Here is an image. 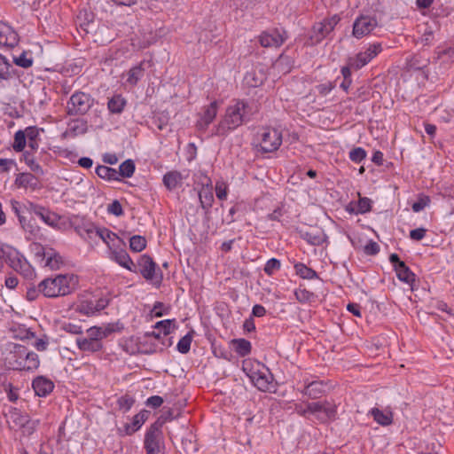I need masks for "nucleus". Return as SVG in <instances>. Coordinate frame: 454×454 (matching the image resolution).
<instances>
[{"label": "nucleus", "instance_id": "nucleus-1", "mask_svg": "<svg viewBox=\"0 0 454 454\" xmlns=\"http://www.w3.org/2000/svg\"><path fill=\"white\" fill-rule=\"evenodd\" d=\"M252 115L251 106L243 99H234L229 105L218 124L215 127L214 135L226 137L231 131L250 121Z\"/></svg>", "mask_w": 454, "mask_h": 454}, {"label": "nucleus", "instance_id": "nucleus-2", "mask_svg": "<svg viewBox=\"0 0 454 454\" xmlns=\"http://www.w3.org/2000/svg\"><path fill=\"white\" fill-rule=\"evenodd\" d=\"M78 283V277L74 274H59L41 281L39 291L47 298L66 296L76 290Z\"/></svg>", "mask_w": 454, "mask_h": 454}, {"label": "nucleus", "instance_id": "nucleus-3", "mask_svg": "<svg viewBox=\"0 0 454 454\" xmlns=\"http://www.w3.org/2000/svg\"><path fill=\"white\" fill-rule=\"evenodd\" d=\"M5 361L9 369L18 371L35 372L40 366L38 355L20 344H13Z\"/></svg>", "mask_w": 454, "mask_h": 454}, {"label": "nucleus", "instance_id": "nucleus-4", "mask_svg": "<svg viewBox=\"0 0 454 454\" xmlns=\"http://www.w3.org/2000/svg\"><path fill=\"white\" fill-rule=\"evenodd\" d=\"M294 411L297 414L305 418H308L309 415H313L315 419L322 424L333 421L337 419V405L328 400L307 403L306 406L302 403H295Z\"/></svg>", "mask_w": 454, "mask_h": 454}, {"label": "nucleus", "instance_id": "nucleus-5", "mask_svg": "<svg viewBox=\"0 0 454 454\" xmlns=\"http://www.w3.org/2000/svg\"><path fill=\"white\" fill-rule=\"evenodd\" d=\"M0 259L26 278L31 279L35 276V270L25 256L13 247L3 242H0Z\"/></svg>", "mask_w": 454, "mask_h": 454}, {"label": "nucleus", "instance_id": "nucleus-6", "mask_svg": "<svg viewBox=\"0 0 454 454\" xmlns=\"http://www.w3.org/2000/svg\"><path fill=\"white\" fill-rule=\"evenodd\" d=\"M92 97L82 91H75L67 103V114L70 116L84 115L93 106Z\"/></svg>", "mask_w": 454, "mask_h": 454}, {"label": "nucleus", "instance_id": "nucleus-7", "mask_svg": "<svg viewBox=\"0 0 454 454\" xmlns=\"http://www.w3.org/2000/svg\"><path fill=\"white\" fill-rule=\"evenodd\" d=\"M139 272L146 280L152 281L153 285L159 288L163 280V274L150 255L143 254L137 261Z\"/></svg>", "mask_w": 454, "mask_h": 454}, {"label": "nucleus", "instance_id": "nucleus-8", "mask_svg": "<svg viewBox=\"0 0 454 454\" xmlns=\"http://www.w3.org/2000/svg\"><path fill=\"white\" fill-rule=\"evenodd\" d=\"M75 342L79 350L86 354L100 352L104 348L103 341L92 327L86 330L85 336L77 337Z\"/></svg>", "mask_w": 454, "mask_h": 454}, {"label": "nucleus", "instance_id": "nucleus-9", "mask_svg": "<svg viewBox=\"0 0 454 454\" xmlns=\"http://www.w3.org/2000/svg\"><path fill=\"white\" fill-rule=\"evenodd\" d=\"M261 150L263 153H273L282 144V135L276 129L264 128L261 133Z\"/></svg>", "mask_w": 454, "mask_h": 454}, {"label": "nucleus", "instance_id": "nucleus-10", "mask_svg": "<svg viewBox=\"0 0 454 454\" xmlns=\"http://www.w3.org/2000/svg\"><path fill=\"white\" fill-rule=\"evenodd\" d=\"M287 39L286 31L283 27L272 28L263 31L259 35V42L262 47H279Z\"/></svg>", "mask_w": 454, "mask_h": 454}, {"label": "nucleus", "instance_id": "nucleus-11", "mask_svg": "<svg viewBox=\"0 0 454 454\" xmlns=\"http://www.w3.org/2000/svg\"><path fill=\"white\" fill-rule=\"evenodd\" d=\"M377 27L378 20L375 17L361 15L354 21L352 34L356 38L360 39L369 35Z\"/></svg>", "mask_w": 454, "mask_h": 454}, {"label": "nucleus", "instance_id": "nucleus-12", "mask_svg": "<svg viewBox=\"0 0 454 454\" xmlns=\"http://www.w3.org/2000/svg\"><path fill=\"white\" fill-rule=\"evenodd\" d=\"M161 440V429L152 424L145 435L144 445L146 454H160Z\"/></svg>", "mask_w": 454, "mask_h": 454}, {"label": "nucleus", "instance_id": "nucleus-13", "mask_svg": "<svg viewBox=\"0 0 454 454\" xmlns=\"http://www.w3.org/2000/svg\"><path fill=\"white\" fill-rule=\"evenodd\" d=\"M340 18L338 15H333L329 19H325L321 22H317L313 26L311 38L317 43L321 42L331 32L333 31L336 25L340 22Z\"/></svg>", "mask_w": 454, "mask_h": 454}, {"label": "nucleus", "instance_id": "nucleus-14", "mask_svg": "<svg viewBox=\"0 0 454 454\" xmlns=\"http://www.w3.org/2000/svg\"><path fill=\"white\" fill-rule=\"evenodd\" d=\"M27 210L38 216L47 225L53 228L58 226L61 218L60 215L51 211L49 208L33 202H29Z\"/></svg>", "mask_w": 454, "mask_h": 454}, {"label": "nucleus", "instance_id": "nucleus-15", "mask_svg": "<svg viewBox=\"0 0 454 454\" xmlns=\"http://www.w3.org/2000/svg\"><path fill=\"white\" fill-rule=\"evenodd\" d=\"M247 375L249 377L254 386L260 391L266 392L270 390L272 376L267 369H250Z\"/></svg>", "mask_w": 454, "mask_h": 454}, {"label": "nucleus", "instance_id": "nucleus-16", "mask_svg": "<svg viewBox=\"0 0 454 454\" xmlns=\"http://www.w3.org/2000/svg\"><path fill=\"white\" fill-rule=\"evenodd\" d=\"M70 225L74 227L75 231L84 239H94V234L97 229V226L91 223L84 219L83 217H80L78 215H73L70 217Z\"/></svg>", "mask_w": 454, "mask_h": 454}, {"label": "nucleus", "instance_id": "nucleus-17", "mask_svg": "<svg viewBox=\"0 0 454 454\" xmlns=\"http://www.w3.org/2000/svg\"><path fill=\"white\" fill-rule=\"evenodd\" d=\"M302 386L300 392L310 399L320 398L326 391V384L323 380H310L305 378Z\"/></svg>", "mask_w": 454, "mask_h": 454}, {"label": "nucleus", "instance_id": "nucleus-18", "mask_svg": "<svg viewBox=\"0 0 454 454\" xmlns=\"http://www.w3.org/2000/svg\"><path fill=\"white\" fill-rule=\"evenodd\" d=\"M218 111L217 101H213L203 108L200 118L197 121L196 127L199 130L205 131L216 117Z\"/></svg>", "mask_w": 454, "mask_h": 454}, {"label": "nucleus", "instance_id": "nucleus-19", "mask_svg": "<svg viewBox=\"0 0 454 454\" xmlns=\"http://www.w3.org/2000/svg\"><path fill=\"white\" fill-rule=\"evenodd\" d=\"M19 35L9 25L0 21V45L12 49L19 43Z\"/></svg>", "mask_w": 454, "mask_h": 454}, {"label": "nucleus", "instance_id": "nucleus-20", "mask_svg": "<svg viewBox=\"0 0 454 454\" xmlns=\"http://www.w3.org/2000/svg\"><path fill=\"white\" fill-rule=\"evenodd\" d=\"M32 387L36 395L46 397L54 389V383L45 376H37L32 381Z\"/></svg>", "mask_w": 454, "mask_h": 454}, {"label": "nucleus", "instance_id": "nucleus-21", "mask_svg": "<svg viewBox=\"0 0 454 454\" xmlns=\"http://www.w3.org/2000/svg\"><path fill=\"white\" fill-rule=\"evenodd\" d=\"M103 341L104 339L107 338L114 333H119L123 329V325L120 322L109 323L102 326H91Z\"/></svg>", "mask_w": 454, "mask_h": 454}, {"label": "nucleus", "instance_id": "nucleus-22", "mask_svg": "<svg viewBox=\"0 0 454 454\" xmlns=\"http://www.w3.org/2000/svg\"><path fill=\"white\" fill-rule=\"evenodd\" d=\"M183 176L182 174L177 170H172L167 172L163 176V184L168 191H173L182 184Z\"/></svg>", "mask_w": 454, "mask_h": 454}, {"label": "nucleus", "instance_id": "nucleus-23", "mask_svg": "<svg viewBox=\"0 0 454 454\" xmlns=\"http://www.w3.org/2000/svg\"><path fill=\"white\" fill-rule=\"evenodd\" d=\"M199 199L201 207L208 212L214 202V194L212 186L209 184L203 185L199 192Z\"/></svg>", "mask_w": 454, "mask_h": 454}, {"label": "nucleus", "instance_id": "nucleus-24", "mask_svg": "<svg viewBox=\"0 0 454 454\" xmlns=\"http://www.w3.org/2000/svg\"><path fill=\"white\" fill-rule=\"evenodd\" d=\"M88 130V122L83 119L73 120L68 123V129L64 135H69L73 137L83 135Z\"/></svg>", "mask_w": 454, "mask_h": 454}, {"label": "nucleus", "instance_id": "nucleus-25", "mask_svg": "<svg viewBox=\"0 0 454 454\" xmlns=\"http://www.w3.org/2000/svg\"><path fill=\"white\" fill-rule=\"evenodd\" d=\"M96 237L101 239L110 248L116 246V241H120V238L117 234L105 227H97L94 234V238Z\"/></svg>", "mask_w": 454, "mask_h": 454}, {"label": "nucleus", "instance_id": "nucleus-26", "mask_svg": "<svg viewBox=\"0 0 454 454\" xmlns=\"http://www.w3.org/2000/svg\"><path fill=\"white\" fill-rule=\"evenodd\" d=\"M145 61H141L138 65L131 67L127 73L126 83L134 87L145 74Z\"/></svg>", "mask_w": 454, "mask_h": 454}, {"label": "nucleus", "instance_id": "nucleus-27", "mask_svg": "<svg viewBox=\"0 0 454 454\" xmlns=\"http://www.w3.org/2000/svg\"><path fill=\"white\" fill-rule=\"evenodd\" d=\"M113 256L114 261L119 265L129 270V271L136 272V266L125 250L114 251L113 252Z\"/></svg>", "mask_w": 454, "mask_h": 454}, {"label": "nucleus", "instance_id": "nucleus-28", "mask_svg": "<svg viewBox=\"0 0 454 454\" xmlns=\"http://www.w3.org/2000/svg\"><path fill=\"white\" fill-rule=\"evenodd\" d=\"M395 271L400 281L409 285L411 287V289L413 288V284L415 283L416 276L405 263L400 264L399 267L395 269Z\"/></svg>", "mask_w": 454, "mask_h": 454}, {"label": "nucleus", "instance_id": "nucleus-29", "mask_svg": "<svg viewBox=\"0 0 454 454\" xmlns=\"http://www.w3.org/2000/svg\"><path fill=\"white\" fill-rule=\"evenodd\" d=\"M16 70L9 60L0 54V82L9 81L16 75Z\"/></svg>", "mask_w": 454, "mask_h": 454}, {"label": "nucleus", "instance_id": "nucleus-30", "mask_svg": "<svg viewBox=\"0 0 454 454\" xmlns=\"http://www.w3.org/2000/svg\"><path fill=\"white\" fill-rule=\"evenodd\" d=\"M382 44L380 43H375L372 44H370L367 49H365L364 51H360L357 54L363 59L364 63L367 65L369 62H371L372 59H373L378 54H380L382 51Z\"/></svg>", "mask_w": 454, "mask_h": 454}, {"label": "nucleus", "instance_id": "nucleus-31", "mask_svg": "<svg viewBox=\"0 0 454 454\" xmlns=\"http://www.w3.org/2000/svg\"><path fill=\"white\" fill-rule=\"evenodd\" d=\"M15 182L20 187L32 189H35L38 184L37 178L31 173H20Z\"/></svg>", "mask_w": 454, "mask_h": 454}, {"label": "nucleus", "instance_id": "nucleus-32", "mask_svg": "<svg viewBox=\"0 0 454 454\" xmlns=\"http://www.w3.org/2000/svg\"><path fill=\"white\" fill-rule=\"evenodd\" d=\"M77 311L87 317H91L98 313V309L95 306L94 299H87L78 304Z\"/></svg>", "mask_w": 454, "mask_h": 454}, {"label": "nucleus", "instance_id": "nucleus-33", "mask_svg": "<svg viewBox=\"0 0 454 454\" xmlns=\"http://www.w3.org/2000/svg\"><path fill=\"white\" fill-rule=\"evenodd\" d=\"M294 268L295 270V273L303 279L318 278L317 271L302 262H296Z\"/></svg>", "mask_w": 454, "mask_h": 454}, {"label": "nucleus", "instance_id": "nucleus-34", "mask_svg": "<svg viewBox=\"0 0 454 454\" xmlns=\"http://www.w3.org/2000/svg\"><path fill=\"white\" fill-rule=\"evenodd\" d=\"M235 352L240 356H246L251 353V342L246 339H234L231 340Z\"/></svg>", "mask_w": 454, "mask_h": 454}, {"label": "nucleus", "instance_id": "nucleus-35", "mask_svg": "<svg viewBox=\"0 0 454 454\" xmlns=\"http://www.w3.org/2000/svg\"><path fill=\"white\" fill-rule=\"evenodd\" d=\"M126 106V100L121 95L113 96L107 103V107L112 114H121Z\"/></svg>", "mask_w": 454, "mask_h": 454}, {"label": "nucleus", "instance_id": "nucleus-36", "mask_svg": "<svg viewBox=\"0 0 454 454\" xmlns=\"http://www.w3.org/2000/svg\"><path fill=\"white\" fill-rule=\"evenodd\" d=\"M371 413L374 420L381 426H389L393 422V414L390 411L383 412L378 408H373L372 409Z\"/></svg>", "mask_w": 454, "mask_h": 454}, {"label": "nucleus", "instance_id": "nucleus-37", "mask_svg": "<svg viewBox=\"0 0 454 454\" xmlns=\"http://www.w3.org/2000/svg\"><path fill=\"white\" fill-rule=\"evenodd\" d=\"M35 152H31L28 150L23 151V160L27 167L31 169V171L35 174L43 175V168L35 161Z\"/></svg>", "mask_w": 454, "mask_h": 454}, {"label": "nucleus", "instance_id": "nucleus-38", "mask_svg": "<svg viewBox=\"0 0 454 454\" xmlns=\"http://www.w3.org/2000/svg\"><path fill=\"white\" fill-rule=\"evenodd\" d=\"M12 61L18 67L29 68L33 66L34 59L31 52L24 51L20 56H13Z\"/></svg>", "mask_w": 454, "mask_h": 454}, {"label": "nucleus", "instance_id": "nucleus-39", "mask_svg": "<svg viewBox=\"0 0 454 454\" xmlns=\"http://www.w3.org/2000/svg\"><path fill=\"white\" fill-rule=\"evenodd\" d=\"M96 174L102 179L106 180H119L118 171L110 167L98 165L96 168Z\"/></svg>", "mask_w": 454, "mask_h": 454}, {"label": "nucleus", "instance_id": "nucleus-40", "mask_svg": "<svg viewBox=\"0 0 454 454\" xmlns=\"http://www.w3.org/2000/svg\"><path fill=\"white\" fill-rule=\"evenodd\" d=\"M20 223L25 232L29 235L27 237V239H35L40 234V228L32 220L26 218L20 220Z\"/></svg>", "mask_w": 454, "mask_h": 454}, {"label": "nucleus", "instance_id": "nucleus-41", "mask_svg": "<svg viewBox=\"0 0 454 454\" xmlns=\"http://www.w3.org/2000/svg\"><path fill=\"white\" fill-rule=\"evenodd\" d=\"M120 346L123 351L129 355H134L139 352V347L134 337L124 338L120 340Z\"/></svg>", "mask_w": 454, "mask_h": 454}, {"label": "nucleus", "instance_id": "nucleus-42", "mask_svg": "<svg viewBox=\"0 0 454 454\" xmlns=\"http://www.w3.org/2000/svg\"><path fill=\"white\" fill-rule=\"evenodd\" d=\"M29 417L27 414L22 413L18 409H14L10 412V419L14 427L20 429L27 422Z\"/></svg>", "mask_w": 454, "mask_h": 454}, {"label": "nucleus", "instance_id": "nucleus-43", "mask_svg": "<svg viewBox=\"0 0 454 454\" xmlns=\"http://www.w3.org/2000/svg\"><path fill=\"white\" fill-rule=\"evenodd\" d=\"M27 145V137L25 131L20 129L14 134V140L12 143V148L15 152L20 153L25 150Z\"/></svg>", "mask_w": 454, "mask_h": 454}, {"label": "nucleus", "instance_id": "nucleus-44", "mask_svg": "<svg viewBox=\"0 0 454 454\" xmlns=\"http://www.w3.org/2000/svg\"><path fill=\"white\" fill-rule=\"evenodd\" d=\"M135 168L134 161L132 160H126L119 167L118 176L131 177L135 172Z\"/></svg>", "mask_w": 454, "mask_h": 454}, {"label": "nucleus", "instance_id": "nucleus-45", "mask_svg": "<svg viewBox=\"0 0 454 454\" xmlns=\"http://www.w3.org/2000/svg\"><path fill=\"white\" fill-rule=\"evenodd\" d=\"M192 331L189 332L187 334H185L179 340L176 348L181 354H187L190 351L192 340Z\"/></svg>", "mask_w": 454, "mask_h": 454}, {"label": "nucleus", "instance_id": "nucleus-46", "mask_svg": "<svg viewBox=\"0 0 454 454\" xmlns=\"http://www.w3.org/2000/svg\"><path fill=\"white\" fill-rule=\"evenodd\" d=\"M146 247V239L140 235H134L129 239V248L134 252H141Z\"/></svg>", "mask_w": 454, "mask_h": 454}, {"label": "nucleus", "instance_id": "nucleus-47", "mask_svg": "<svg viewBox=\"0 0 454 454\" xmlns=\"http://www.w3.org/2000/svg\"><path fill=\"white\" fill-rule=\"evenodd\" d=\"M45 262V265L50 267L51 270L59 269V265L62 263L61 257L59 254L55 253L52 249L48 252Z\"/></svg>", "mask_w": 454, "mask_h": 454}, {"label": "nucleus", "instance_id": "nucleus-48", "mask_svg": "<svg viewBox=\"0 0 454 454\" xmlns=\"http://www.w3.org/2000/svg\"><path fill=\"white\" fill-rule=\"evenodd\" d=\"M134 403L135 399L129 395H121L117 400V405L119 409L123 412L129 411L133 406Z\"/></svg>", "mask_w": 454, "mask_h": 454}, {"label": "nucleus", "instance_id": "nucleus-49", "mask_svg": "<svg viewBox=\"0 0 454 454\" xmlns=\"http://www.w3.org/2000/svg\"><path fill=\"white\" fill-rule=\"evenodd\" d=\"M245 82L247 86L256 88L262 84L263 78L262 75L257 77L255 72H248L245 76Z\"/></svg>", "mask_w": 454, "mask_h": 454}, {"label": "nucleus", "instance_id": "nucleus-50", "mask_svg": "<svg viewBox=\"0 0 454 454\" xmlns=\"http://www.w3.org/2000/svg\"><path fill=\"white\" fill-rule=\"evenodd\" d=\"M40 424V419H27L25 425L20 428L22 434L24 435L29 436L36 430L38 425Z\"/></svg>", "mask_w": 454, "mask_h": 454}, {"label": "nucleus", "instance_id": "nucleus-51", "mask_svg": "<svg viewBox=\"0 0 454 454\" xmlns=\"http://www.w3.org/2000/svg\"><path fill=\"white\" fill-rule=\"evenodd\" d=\"M281 267V262L278 259L271 258L267 261L265 266H264V272L268 276L273 275L277 270H278Z\"/></svg>", "mask_w": 454, "mask_h": 454}, {"label": "nucleus", "instance_id": "nucleus-52", "mask_svg": "<svg viewBox=\"0 0 454 454\" xmlns=\"http://www.w3.org/2000/svg\"><path fill=\"white\" fill-rule=\"evenodd\" d=\"M366 158V152L362 147H356L349 152V159L356 163H360Z\"/></svg>", "mask_w": 454, "mask_h": 454}, {"label": "nucleus", "instance_id": "nucleus-53", "mask_svg": "<svg viewBox=\"0 0 454 454\" xmlns=\"http://www.w3.org/2000/svg\"><path fill=\"white\" fill-rule=\"evenodd\" d=\"M174 419V412L171 409L163 411L158 419L153 424L161 429L162 426Z\"/></svg>", "mask_w": 454, "mask_h": 454}, {"label": "nucleus", "instance_id": "nucleus-54", "mask_svg": "<svg viewBox=\"0 0 454 454\" xmlns=\"http://www.w3.org/2000/svg\"><path fill=\"white\" fill-rule=\"evenodd\" d=\"M215 195L218 200H225L228 195V184L224 181H217L215 184Z\"/></svg>", "mask_w": 454, "mask_h": 454}, {"label": "nucleus", "instance_id": "nucleus-55", "mask_svg": "<svg viewBox=\"0 0 454 454\" xmlns=\"http://www.w3.org/2000/svg\"><path fill=\"white\" fill-rule=\"evenodd\" d=\"M372 201L367 197L359 198L356 206V214H365L372 209Z\"/></svg>", "mask_w": 454, "mask_h": 454}, {"label": "nucleus", "instance_id": "nucleus-56", "mask_svg": "<svg viewBox=\"0 0 454 454\" xmlns=\"http://www.w3.org/2000/svg\"><path fill=\"white\" fill-rule=\"evenodd\" d=\"M420 56H413L411 59L409 61V67L411 69L421 70L428 66L429 59H424L420 61Z\"/></svg>", "mask_w": 454, "mask_h": 454}, {"label": "nucleus", "instance_id": "nucleus-57", "mask_svg": "<svg viewBox=\"0 0 454 454\" xmlns=\"http://www.w3.org/2000/svg\"><path fill=\"white\" fill-rule=\"evenodd\" d=\"M430 198L427 195H420L416 202L411 206L414 212L418 213L423 210L430 203Z\"/></svg>", "mask_w": 454, "mask_h": 454}, {"label": "nucleus", "instance_id": "nucleus-58", "mask_svg": "<svg viewBox=\"0 0 454 454\" xmlns=\"http://www.w3.org/2000/svg\"><path fill=\"white\" fill-rule=\"evenodd\" d=\"M149 416V411L146 410L141 411L133 417L132 425L138 430L142 425L146 421Z\"/></svg>", "mask_w": 454, "mask_h": 454}, {"label": "nucleus", "instance_id": "nucleus-59", "mask_svg": "<svg viewBox=\"0 0 454 454\" xmlns=\"http://www.w3.org/2000/svg\"><path fill=\"white\" fill-rule=\"evenodd\" d=\"M294 295L300 302L304 303L310 301L314 296V294L306 289H297L294 292Z\"/></svg>", "mask_w": 454, "mask_h": 454}, {"label": "nucleus", "instance_id": "nucleus-60", "mask_svg": "<svg viewBox=\"0 0 454 454\" xmlns=\"http://www.w3.org/2000/svg\"><path fill=\"white\" fill-rule=\"evenodd\" d=\"M172 321L169 319L159 321L155 324L154 327L164 336L170 333Z\"/></svg>", "mask_w": 454, "mask_h": 454}, {"label": "nucleus", "instance_id": "nucleus-61", "mask_svg": "<svg viewBox=\"0 0 454 454\" xmlns=\"http://www.w3.org/2000/svg\"><path fill=\"white\" fill-rule=\"evenodd\" d=\"M30 250L35 254L36 257L45 259L47 256L48 252L45 251V248L43 246L37 242H33L30 245Z\"/></svg>", "mask_w": 454, "mask_h": 454}, {"label": "nucleus", "instance_id": "nucleus-62", "mask_svg": "<svg viewBox=\"0 0 454 454\" xmlns=\"http://www.w3.org/2000/svg\"><path fill=\"white\" fill-rule=\"evenodd\" d=\"M10 203L12 210L18 217L19 222L20 223V220L26 219V217L23 215V205L15 200H12Z\"/></svg>", "mask_w": 454, "mask_h": 454}, {"label": "nucleus", "instance_id": "nucleus-63", "mask_svg": "<svg viewBox=\"0 0 454 454\" xmlns=\"http://www.w3.org/2000/svg\"><path fill=\"white\" fill-rule=\"evenodd\" d=\"M347 61L348 65H350V67H353V70H359L364 66H366L363 59H361V57L358 54H356L353 57H349Z\"/></svg>", "mask_w": 454, "mask_h": 454}, {"label": "nucleus", "instance_id": "nucleus-64", "mask_svg": "<svg viewBox=\"0 0 454 454\" xmlns=\"http://www.w3.org/2000/svg\"><path fill=\"white\" fill-rule=\"evenodd\" d=\"M438 58L443 61L454 62V47H449L438 51Z\"/></svg>", "mask_w": 454, "mask_h": 454}]
</instances>
